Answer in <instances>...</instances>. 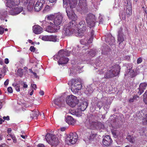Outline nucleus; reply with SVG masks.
I'll list each match as a JSON object with an SVG mask.
<instances>
[{
  "mask_svg": "<svg viewBox=\"0 0 147 147\" xmlns=\"http://www.w3.org/2000/svg\"><path fill=\"white\" fill-rule=\"evenodd\" d=\"M24 4H28L27 6L28 9H31L33 7V5L30 3V0H24Z\"/></svg>",
  "mask_w": 147,
  "mask_h": 147,
  "instance_id": "obj_34",
  "label": "nucleus"
},
{
  "mask_svg": "<svg viewBox=\"0 0 147 147\" xmlns=\"http://www.w3.org/2000/svg\"><path fill=\"white\" fill-rule=\"evenodd\" d=\"M4 32V28L2 26H0V34H2Z\"/></svg>",
  "mask_w": 147,
  "mask_h": 147,
  "instance_id": "obj_47",
  "label": "nucleus"
},
{
  "mask_svg": "<svg viewBox=\"0 0 147 147\" xmlns=\"http://www.w3.org/2000/svg\"><path fill=\"white\" fill-rule=\"evenodd\" d=\"M103 146L104 147H108L111 145L113 142V140L109 135L105 136L102 139Z\"/></svg>",
  "mask_w": 147,
  "mask_h": 147,
  "instance_id": "obj_7",
  "label": "nucleus"
},
{
  "mask_svg": "<svg viewBox=\"0 0 147 147\" xmlns=\"http://www.w3.org/2000/svg\"><path fill=\"white\" fill-rule=\"evenodd\" d=\"M106 70V69L105 68H104L102 69H99L98 70V73L99 74H103L104 73V72Z\"/></svg>",
  "mask_w": 147,
  "mask_h": 147,
  "instance_id": "obj_41",
  "label": "nucleus"
},
{
  "mask_svg": "<svg viewBox=\"0 0 147 147\" xmlns=\"http://www.w3.org/2000/svg\"><path fill=\"white\" fill-rule=\"evenodd\" d=\"M66 11L68 18L72 20V22H75L77 20V17L71 9L67 7L66 8Z\"/></svg>",
  "mask_w": 147,
  "mask_h": 147,
  "instance_id": "obj_9",
  "label": "nucleus"
},
{
  "mask_svg": "<svg viewBox=\"0 0 147 147\" xmlns=\"http://www.w3.org/2000/svg\"><path fill=\"white\" fill-rule=\"evenodd\" d=\"M126 139L132 143H135L137 140L135 136H131L129 135L127 136Z\"/></svg>",
  "mask_w": 147,
  "mask_h": 147,
  "instance_id": "obj_23",
  "label": "nucleus"
},
{
  "mask_svg": "<svg viewBox=\"0 0 147 147\" xmlns=\"http://www.w3.org/2000/svg\"><path fill=\"white\" fill-rule=\"evenodd\" d=\"M122 18L123 20H125L126 19V16L125 14H122Z\"/></svg>",
  "mask_w": 147,
  "mask_h": 147,
  "instance_id": "obj_55",
  "label": "nucleus"
},
{
  "mask_svg": "<svg viewBox=\"0 0 147 147\" xmlns=\"http://www.w3.org/2000/svg\"><path fill=\"white\" fill-rule=\"evenodd\" d=\"M147 115V109H144L140 111L137 112L136 113V116L139 119L144 118V116H146Z\"/></svg>",
  "mask_w": 147,
  "mask_h": 147,
  "instance_id": "obj_17",
  "label": "nucleus"
},
{
  "mask_svg": "<svg viewBox=\"0 0 147 147\" xmlns=\"http://www.w3.org/2000/svg\"><path fill=\"white\" fill-rule=\"evenodd\" d=\"M33 30L35 34H39L42 32V28L38 25H35L33 27Z\"/></svg>",
  "mask_w": 147,
  "mask_h": 147,
  "instance_id": "obj_19",
  "label": "nucleus"
},
{
  "mask_svg": "<svg viewBox=\"0 0 147 147\" xmlns=\"http://www.w3.org/2000/svg\"><path fill=\"white\" fill-rule=\"evenodd\" d=\"M117 40L119 42V46H120V45L121 42L124 41V39L123 37L122 36H119L118 37Z\"/></svg>",
  "mask_w": 147,
  "mask_h": 147,
  "instance_id": "obj_37",
  "label": "nucleus"
},
{
  "mask_svg": "<svg viewBox=\"0 0 147 147\" xmlns=\"http://www.w3.org/2000/svg\"><path fill=\"white\" fill-rule=\"evenodd\" d=\"M71 53L69 51L66 50L64 51V50H60L58 53V55L59 56H69Z\"/></svg>",
  "mask_w": 147,
  "mask_h": 147,
  "instance_id": "obj_21",
  "label": "nucleus"
},
{
  "mask_svg": "<svg viewBox=\"0 0 147 147\" xmlns=\"http://www.w3.org/2000/svg\"><path fill=\"white\" fill-rule=\"evenodd\" d=\"M5 63L6 64H7L9 63V59L8 58H6L5 59Z\"/></svg>",
  "mask_w": 147,
  "mask_h": 147,
  "instance_id": "obj_60",
  "label": "nucleus"
},
{
  "mask_svg": "<svg viewBox=\"0 0 147 147\" xmlns=\"http://www.w3.org/2000/svg\"><path fill=\"white\" fill-rule=\"evenodd\" d=\"M78 27V31L82 33L84 32L86 29L85 22L84 21H80Z\"/></svg>",
  "mask_w": 147,
  "mask_h": 147,
  "instance_id": "obj_16",
  "label": "nucleus"
},
{
  "mask_svg": "<svg viewBox=\"0 0 147 147\" xmlns=\"http://www.w3.org/2000/svg\"><path fill=\"white\" fill-rule=\"evenodd\" d=\"M45 2V0H38L37 2V3H38V4H40V5L43 6Z\"/></svg>",
  "mask_w": 147,
  "mask_h": 147,
  "instance_id": "obj_45",
  "label": "nucleus"
},
{
  "mask_svg": "<svg viewBox=\"0 0 147 147\" xmlns=\"http://www.w3.org/2000/svg\"><path fill=\"white\" fill-rule=\"evenodd\" d=\"M66 102L67 104L73 107L78 104L79 100L76 97L71 95L66 98Z\"/></svg>",
  "mask_w": 147,
  "mask_h": 147,
  "instance_id": "obj_4",
  "label": "nucleus"
},
{
  "mask_svg": "<svg viewBox=\"0 0 147 147\" xmlns=\"http://www.w3.org/2000/svg\"><path fill=\"white\" fill-rule=\"evenodd\" d=\"M17 74L20 77L22 78L24 75L23 69H19L17 71Z\"/></svg>",
  "mask_w": 147,
  "mask_h": 147,
  "instance_id": "obj_36",
  "label": "nucleus"
},
{
  "mask_svg": "<svg viewBox=\"0 0 147 147\" xmlns=\"http://www.w3.org/2000/svg\"><path fill=\"white\" fill-rule=\"evenodd\" d=\"M16 90L17 92H19L20 91V86H16V87H15Z\"/></svg>",
  "mask_w": 147,
  "mask_h": 147,
  "instance_id": "obj_54",
  "label": "nucleus"
},
{
  "mask_svg": "<svg viewBox=\"0 0 147 147\" xmlns=\"http://www.w3.org/2000/svg\"><path fill=\"white\" fill-rule=\"evenodd\" d=\"M12 130L11 128H9L7 130V132L8 134L9 135V134L11 132Z\"/></svg>",
  "mask_w": 147,
  "mask_h": 147,
  "instance_id": "obj_62",
  "label": "nucleus"
},
{
  "mask_svg": "<svg viewBox=\"0 0 147 147\" xmlns=\"http://www.w3.org/2000/svg\"><path fill=\"white\" fill-rule=\"evenodd\" d=\"M96 51L95 50L91 49L88 53V55L89 57V58L94 57L96 55Z\"/></svg>",
  "mask_w": 147,
  "mask_h": 147,
  "instance_id": "obj_32",
  "label": "nucleus"
},
{
  "mask_svg": "<svg viewBox=\"0 0 147 147\" xmlns=\"http://www.w3.org/2000/svg\"><path fill=\"white\" fill-rule=\"evenodd\" d=\"M47 142L52 146H56L59 143V142L55 135L47 133L45 136Z\"/></svg>",
  "mask_w": 147,
  "mask_h": 147,
  "instance_id": "obj_3",
  "label": "nucleus"
},
{
  "mask_svg": "<svg viewBox=\"0 0 147 147\" xmlns=\"http://www.w3.org/2000/svg\"><path fill=\"white\" fill-rule=\"evenodd\" d=\"M71 90L72 91L78 92L81 89L82 86L80 82L78 79H72L71 80Z\"/></svg>",
  "mask_w": 147,
  "mask_h": 147,
  "instance_id": "obj_5",
  "label": "nucleus"
},
{
  "mask_svg": "<svg viewBox=\"0 0 147 147\" xmlns=\"http://www.w3.org/2000/svg\"><path fill=\"white\" fill-rule=\"evenodd\" d=\"M50 8V7L49 6L47 5L45 8V11H48L49 9Z\"/></svg>",
  "mask_w": 147,
  "mask_h": 147,
  "instance_id": "obj_59",
  "label": "nucleus"
},
{
  "mask_svg": "<svg viewBox=\"0 0 147 147\" xmlns=\"http://www.w3.org/2000/svg\"><path fill=\"white\" fill-rule=\"evenodd\" d=\"M3 118L4 120H6L7 121H8L9 120V116H7V117L4 116L3 117Z\"/></svg>",
  "mask_w": 147,
  "mask_h": 147,
  "instance_id": "obj_53",
  "label": "nucleus"
},
{
  "mask_svg": "<svg viewBox=\"0 0 147 147\" xmlns=\"http://www.w3.org/2000/svg\"><path fill=\"white\" fill-rule=\"evenodd\" d=\"M74 30L67 27L66 26H64V34L65 36H69L73 34Z\"/></svg>",
  "mask_w": 147,
  "mask_h": 147,
  "instance_id": "obj_18",
  "label": "nucleus"
},
{
  "mask_svg": "<svg viewBox=\"0 0 147 147\" xmlns=\"http://www.w3.org/2000/svg\"><path fill=\"white\" fill-rule=\"evenodd\" d=\"M61 58L59 59L58 63L60 65H63L66 64L69 61L68 58L65 57L59 56Z\"/></svg>",
  "mask_w": 147,
  "mask_h": 147,
  "instance_id": "obj_20",
  "label": "nucleus"
},
{
  "mask_svg": "<svg viewBox=\"0 0 147 147\" xmlns=\"http://www.w3.org/2000/svg\"><path fill=\"white\" fill-rule=\"evenodd\" d=\"M40 94L41 95H43L44 94V92L43 90H41L39 92Z\"/></svg>",
  "mask_w": 147,
  "mask_h": 147,
  "instance_id": "obj_64",
  "label": "nucleus"
},
{
  "mask_svg": "<svg viewBox=\"0 0 147 147\" xmlns=\"http://www.w3.org/2000/svg\"><path fill=\"white\" fill-rule=\"evenodd\" d=\"M139 96L137 95L134 96L132 98H131L129 100L130 103L133 102L134 100H137V98H139Z\"/></svg>",
  "mask_w": 147,
  "mask_h": 147,
  "instance_id": "obj_35",
  "label": "nucleus"
},
{
  "mask_svg": "<svg viewBox=\"0 0 147 147\" xmlns=\"http://www.w3.org/2000/svg\"><path fill=\"white\" fill-rule=\"evenodd\" d=\"M64 26H67L68 28L74 31L75 29L76 28L75 22L72 21L70 22L69 23Z\"/></svg>",
  "mask_w": 147,
  "mask_h": 147,
  "instance_id": "obj_25",
  "label": "nucleus"
},
{
  "mask_svg": "<svg viewBox=\"0 0 147 147\" xmlns=\"http://www.w3.org/2000/svg\"><path fill=\"white\" fill-rule=\"evenodd\" d=\"M54 17V16L53 15L48 16L47 17V18H48V20H52L53 19Z\"/></svg>",
  "mask_w": 147,
  "mask_h": 147,
  "instance_id": "obj_48",
  "label": "nucleus"
},
{
  "mask_svg": "<svg viewBox=\"0 0 147 147\" xmlns=\"http://www.w3.org/2000/svg\"><path fill=\"white\" fill-rule=\"evenodd\" d=\"M128 3H127V9L126 10V13L127 16L129 17L131 15L132 13V7L131 5V3L128 5Z\"/></svg>",
  "mask_w": 147,
  "mask_h": 147,
  "instance_id": "obj_24",
  "label": "nucleus"
},
{
  "mask_svg": "<svg viewBox=\"0 0 147 147\" xmlns=\"http://www.w3.org/2000/svg\"><path fill=\"white\" fill-rule=\"evenodd\" d=\"M64 5L69 6L70 9L75 7L78 3L77 0H63Z\"/></svg>",
  "mask_w": 147,
  "mask_h": 147,
  "instance_id": "obj_11",
  "label": "nucleus"
},
{
  "mask_svg": "<svg viewBox=\"0 0 147 147\" xmlns=\"http://www.w3.org/2000/svg\"><path fill=\"white\" fill-rule=\"evenodd\" d=\"M39 114L38 111L36 110H34L33 111H32L31 113L30 114L31 117L32 119L34 118H36Z\"/></svg>",
  "mask_w": 147,
  "mask_h": 147,
  "instance_id": "obj_29",
  "label": "nucleus"
},
{
  "mask_svg": "<svg viewBox=\"0 0 147 147\" xmlns=\"http://www.w3.org/2000/svg\"><path fill=\"white\" fill-rule=\"evenodd\" d=\"M40 115L41 116L42 119H43L45 118V115L44 113L42 112L40 113Z\"/></svg>",
  "mask_w": 147,
  "mask_h": 147,
  "instance_id": "obj_52",
  "label": "nucleus"
},
{
  "mask_svg": "<svg viewBox=\"0 0 147 147\" xmlns=\"http://www.w3.org/2000/svg\"><path fill=\"white\" fill-rule=\"evenodd\" d=\"M7 90L8 92L10 93H12L13 92L12 89L11 87H9L7 88Z\"/></svg>",
  "mask_w": 147,
  "mask_h": 147,
  "instance_id": "obj_51",
  "label": "nucleus"
},
{
  "mask_svg": "<svg viewBox=\"0 0 147 147\" xmlns=\"http://www.w3.org/2000/svg\"><path fill=\"white\" fill-rule=\"evenodd\" d=\"M120 68L118 65H115L112 66L109 70L107 71L104 76V78L109 79L118 76L119 74Z\"/></svg>",
  "mask_w": 147,
  "mask_h": 147,
  "instance_id": "obj_2",
  "label": "nucleus"
},
{
  "mask_svg": "<svg viewBox=\"0 0 147 147\" xmlns=\"http://www.w3.org/2000/svg\"><path fill=\"white\" fill-rule=\"evenodd\" d=\"M147 84L146 83H142L140 84L139 87L136 90L137 94L139 95H141L146 89Z\"/></svg>",
  "mask_w": 147,
  "mask_h": 147,
  "instance_id": "obj_15",
  "label": "nucleus"
},
{
  "mask_svg": "<svg viewBox=\"0 0 147 147\" xmlns=\"http://www.w3.org/2000/svg\"><path fill=\"white\" fill-rule=\"evenodd\" d=\"M142 61V59L141 57L139 58L137 60V63L139 64L141 63Z\"/></svg>",
  "mask_w": 147,
  "mask_h": 147,
  "instance_id": "obj_49",
  "label": "nucleus"
},
{
  "mask_svg": "<svg viewBox=\"0 0 147 147\" xmlns=\"http://www.w3.org/2000/svg\"><path fill=\"white\" fill-rule=\"evenodd\" d=\"M66 121L69 124L72 125L75 122L74 119L71 116L68 115L66 117Z\"/></svg>",
  "mask_w": 147,
  "mask_h": 147,
  "instance_id": "obj_27",
  "label": "nucleus"
},
{
  "mask_svg": "<svg viewBox=\"0 0 147 147\" xmlns=\"http://www.w3.org/2000/svg\"><path fill=\"white\" fill-rule=\"evenodd\" d=\"M96 134H92L90 136L89 140L90 141L93 140L96 138Z\"/></svg>",
  "mask_w": 147,
  "mask_h": 147,
  "instance_id": "obj_38",
  "label": "nucleus"
},
{
  "mask_svg": "<svg viewBox=\"0 0 147 147\" xmlns=\"http://www.w3.org/2000/svg\"><path fill=\"white\" fill-rule=\"evenodd\" d=\"M123 60L127 61H130V57L129 55H126L123 57Z\"/></svg>",
  "mask_w": 147,
  "mask_h": 147,
  "instance_id": "obj_44",
  "label": "nucleus"
},
{
  "mask_svg": "<svg viewBox=\"0 0 147 147\" xmlns=\"http://www.w3.org/2000/svg\"><path fill=\"white\" fill-rule=\"evenodd\" d=\"M88 103L86 101H84L81 103L80 106V108L82 111H84L87 107Z\"/></svg>",
  "mask_w": 147,
  "mask_h": 147,
  "instance_id": "obj_28",
  "label": "nucleus"
},
{
  "mask_svg": "<svg viewBox=\"0 0 147 147\" xmlns=\"http://www.w3.org/2000/svg\"><path fill=\"white\" fill-rule=\"evenodd\" d=\"M31 52H34L35 50V48L33 46H31L30 49Z\"/></svg>",
  "mask_w": 147,
  "mask_h": 147,
  "instance_id": "obj_50",
  "label": "nucleus"
},
{
  "mask_svg": "<svg viewBox=\"0 0 147 147\" xmlns=\"http://www.w3.org/2000/svg\"><path fill=\"white\" fill-rule=\"evenodd\" d=\"M15 11L14 8L11 9L9 11V15L14 16L16 15V13Z\"/></svg>",
  "mask_w": 147,
  "mask_h": 147,
  "instance_id": "obj_40",
  "label": "nucleus"
},
{
  "mask_svg": "<svg viewBox=\"0 0 147 147\" xmlns=\"http://www.w3.org/2000/svg\"><path fill=\"white\" fill-rule=\"evenodd\" d=\"M139 133L142 135H145L147 136V128H141L140 130Z\"/></svg>",
  "mask_w": 147,
  "mask_h": 147,
  "instance_id": "obj_30",
  "label": "nucleus"
},
{
  "mask_svg": "<svg viewBox=\"0 0 147 147\" xmlns=\"http://www.w3.org/2000/svg\"><path fill=\"white\" fill-rule=\"evenodd\" d=\"M9 5H7V6L10 8L16 5H18L20 3V0H11L10 1Z\"/></svg>",
  "mask_w": 147,
  "mask_h": 147,
  "instance_id": "obj_22",
  "label": "nucleus"
},
{
  "mask_svg": "<svg viewBox=\"0 0 147 147\" xmlns=\"http://www.w3.org/2000/svg\"><path fill=\"white\" fill-rule=\"evenodd\" d=\"M6 1V5H9V3L10 1H11V0H5Z\"/></svg>",
  "mask_w": 147,
  "mask_h": 147,
  "instance_id": "obj_63",
  "label": "nucleus"
},
{
  "mask_svg": "<svg viewBox=\"0 0 147 147\" xmlns=\"http://www.w3.org/2000/svg\"><path fill=\"white\" fill-rule=\"evenodd\" d=\"M96 105L97 107L99 109H100L103 105L101 101H98Z\"/></svg>",
  "mask_w": 147,
  "mask_h": 147,
  "instance_id": "obj_42",
  "label": "nucleus"
},
{
  "mask_svg": "<svg viewBox=\"0 0 147 147\" xmlns=\"http://www.w3.org/2000/svg\"><path fill=\"white\" fill-rule=\"evenodd\" d=\"M78 136L76 133H70L67 137V140L71 144H75L77 141Z\"/></svg>",
  "mask_w": 147,
  "mask_h": 147,
  "instance_id": "obj_8",
  "label": "nucleus"
},
{
  "mask_svg": "<svg viewBox=\"0 0 147 147\" xmlns=\"http://www.w3.org/2000/svg\"><path fill=\"white\" fill-rule=\"evenodd\" d=\"M43 6L42 5H40V4H38L36 2L34 6V9L35 11H38L41 9Z\"/></svg>",
  "mask_w": 147,
  "mask_h": 147,
  "instance_id": "obj_31",
  "label": "nucleus"
},
{
  "mask_svg": "<svg viewBox=\"0 0 147 147\" xmlns=\"http://www.w3.org/2000/svg\"><path fill=\"white\" fill-rule=\"evenodd\" d=\"M98 117L94 115H90L86 120L85 125L88 128L94 129L97 127L102 128L104 125L101 122L97 121Z\"/></svg>",
  "mask_w": 147,
  "mask_h": 147,
  "instance_id": "obj_1",
  "label": "nucleus"
},
{
  "mask_svg": "<svg viewBox=\"0 0 147 147\" xmlns=\"http://www.w3.org/2000/svg\"><path fill=\"white\" fill-rule=\"evenodd\" d=\"M46 30L49 32H55L59 29V26L56 27L55 25L52 22H50Z\"/></svg>",
  "mask_w": 147,
  "mask_h": 147,
  "instance_id": "obj_10",
  "label": "nucleus"
},
{
  "mask_svg": "<svg viewBox=\"0 0 147 147\" xmlns=\"http://www.w3.org/2000/svg\"><path fill=\"white\" fill-rule=\"evenodd\" d=\"M86 20L88 26L90 28L95 26L96 19L95 16L93 14L91 13L88 14L86 18Z\"/></svg>",
  "mask_w": 147,
  "mask_h": 147,
  "instance_id": "obj_6",
  "label": "nucleus"
},
{
  "mask_svg": "<svg viewBox=\"0 0 147 147\" xmlns=\"http://www.w3.org/2000/svg\"><path fill=\"white\" fill-rule=\"evenodd\" d=\"M129 75L131 78H133L135 76V73L132 68L127 69L126 74H125V75Z\"/></svg>",
  "mask_w": 147,
  "mask_h": 147,
  "instance_id": "obj_26",
  "label": "nucleus"
},
{
  "mask_svg": "<svg viewBox=\"0 0 147 147\" xmlns=\"http://www.w3.org/2000/svg\"><path fill=\"white\" fill-rule=\"evenodd\" d=\"M42 39L44 41H50L53 42L57 41V40H59L56 35H53L43 36L42 37Z\"/></svg>",
  "mask_w": 147,
  "mask_h": 147,
  "instance_id": "obj_12",
  "label": "nucleus"
},
{
  "mask_svg": "<svg viewBox=\"0 0 147 147\" xmlns=\"http://www.w3.org/2000/svg\"><path fill=\"white\" fill-rule=\"evenodd\" d=\"M63 18V16L61 14H59L56 16L53 21V23L56 27L59 26L60 28L59 25H61L62 22Z\"/></svg>",
  "mask_w": 147,
  "mask_h": 147,
  "instance_id": "obj_13",
  "label": "nucleus"
},
{
  "mask_svg": "<svg viewBox=\"0 0 147 147\" xmlns=\"http://www.w3.org/2000/svg\"><path fill=\"white\" fill-rule=\"evenodd\" d=\"M11 138H12L13 140V142L14 143H16L17 142V139L15 136L14 135H10Z\"/></svg>",
  "mask_w": 147,
  "mask_h": 147,
  "instance_id": "obj_46",
  "label": "nucleus"
},
{
  "mask_svg": "<svg viewBox=\"0 0 147 147\" xmlns=\"http://www.w3.org/2000/svg\"><path fill=\"white\" fill-rule=\"evenodd\" d=\"M63 102L60 98H58L53 100L52 105L56 108H59L63 105Z\"/></svg>",
  "mask_w": 147,
  "mask_h": 147,
  "instance_id": "obj_14",
  "label": "nucleus"
},
{
  "mask_svg": "<svg viewBox=\"0 0 147 147\" xmlns=\"http://www.w3.org/2000/svg\"><path fill=\"white\" fill-rule=\"evenodd\" d=\"M9 80L8 79H7L5 81V82L4 83V84L5 86L7 85L8 84H9Z\"/></svg>",
  "mask_w": 147,
  "mask_h": 147,
  "instance_id": "obj_56",
  "label": "nucleus"
},
{
  "mask_svg": "<svg viewBox=\"0 0 147 147\" xmlns=\"http://www.w3.org/2000/svg\"><path fill=\"white\" fill-rule=\"evenodd\" d=\"M16 15L20 13L23 10V8L22 7H17L14 8Z\"/></svg>",
  "mask_w": 147,
  "mask_h": 147,
  "instance_id": "obj_33",
  "label": "nucleus"
},
{
  "mask_svg": "<svg viewBox=\"0 0 147 147\" xmlns=\"http://www.w3.org/2000/svg\"><path fill=\"white\" fill-rule=\"evenodd\" d=\"M31 86L32 88H33L34 90H35L36 88V84H31Z\"/></svg>",
  "mask_w": 147,
  "mask_h": 147,
  "instance_id": "obj_57",
  "label": "nucleus"
},
{
  "mask_svg": "<svg viewBox=\"0 0 147 147\" xmlns=\"http://www.w3.org/2000/svg\"><path fill=\"white\" fill-rule=\"evenodd\" d=\"M28 41L29 43H31L32 45H34V44L36 43V42H32V40H28Z\"/></svg>",
  "mask_w": 147,
  "mask_h": 147,
  "instance_id": "obj_61",
  "label": "nucleus"
},
{
  "mask_svg": "<svg viewBox=\"0 0 147 147\" xmlns=\"http://www.w3.org/2000/svg\"><path fill=\"white\" fill-rule=\"evenodd\" d=\"M111 132L113 136L115 138L117 137L119 135V132L117 131H112Z\"/></svg>",
  "mask_w": 147,
  "mask_h": 147,
  "instance_id": "obj_39",
  "label": "nucleus"
},
{
  "mask_svg": "<svg viewBox=\"0 0 147 147\" xmlns=\"http://www.w3.org/2000/svg\"><path fill=\"white\" fill-rule=\"evenodd\" d=\"M142 123L143 125H147V114L145 117L143 119Z\"/></svg>",
  "mask_w": 147,
  "mask_h": 147,
  "instance_id": "obj_43",
  "label": "nucleus"
},
{
  "mask_svg": "<svg viewBox=\"0 0 147 147\" xmlns=\"http://www.w3.org/2000/svg\"><path fill=\"white\" fill-rule=\"evenodd\" d=\"M37 146L38 147H45V145L43 144H39L37 145Z\"/></svg>",
  "mask_w": 147,
  "mask_h": 147,
  "instance_id": "obj_58",
  "label": "nucleus"
}]
</instances>
